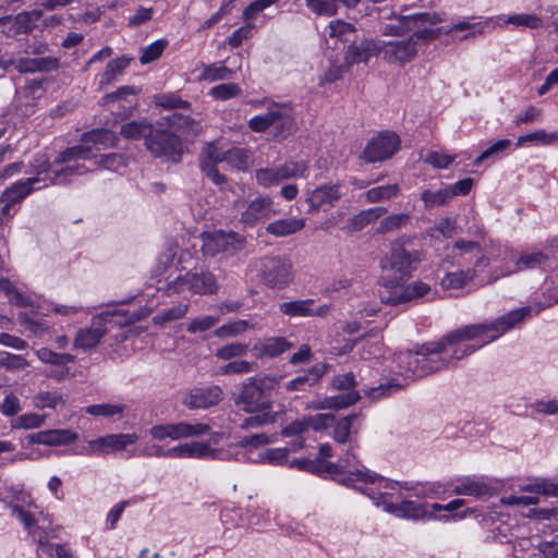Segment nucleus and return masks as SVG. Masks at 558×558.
<instances>
[{"instance_id":"obj_9","label":"nucleus","mask_w":558,"mask_h":558,"mask_svg":"<svg viewBox=\"0 0 558 558\" xmlns=\"http://www.w3.org/2000/svg\"><path fill=\"white\" fill-rule=\"evenodd\" d=\"M343 196L341 183H328L305 192V203L308 205L307 214L332 208Z\"/></svg>"},{"instance_id":"obj_47","label":"nucleus","mask_w":558,"mask_h":558,"mask_svg":"<svg viewBox=\"0 0 558 558\" xmlns=\"http://www.w3.org/2000/svg\"><path fill=\"white\" fill-rule=\"evenodd\" d=\"M36 355L43 363L56 366H65L75 360V356L70 353H57L48 348L37 350Z\"/></svg>"},{"instance_id":"obj_19","label":"nucleus","mask_w":558,"mask_h":558,"mask_svg":"<svg viewBox=\"0 0 558 558\" xmlns=\"http://www.w3.org/2000/svg\"><path fill=\"white\" fill-rule=\"evenodd\" d=\"M78 435L71 429H47L28 435L27 439L31 444H39L46 446H65L74 442Z\"/></svg>"},{"instance_id":"obj_21","label":"nucleus","mask_w":558,"mask_h":558,"mask_svg":"<svg viewBox=\"0 0 558 558\" xmlns=\"http://www.w3.org/2000/svg\"><path fill=\"white\" fill-rule=\"evenodd\" d=\"M43 16V11H23L11 16V22L8 23L7 28L3 31L7 36L14 37L22 34H28L36 27V22Z\"/></svg>"},{"instance_id":"obj_7","label":"nucleus","mask_w":558,"mask_h":558,"mask_svg":"<svg viewBox=\"0 0 558 558\" xmlns=\"http://www.w3.org/2000/svg\"><path fill=\"white\" fill-rule=\"evenodd\" d=\"M245 239L235 232L215 231L203 236L202 251L205 256L223 254L232 256L244 247Z\"/></svg>"},{"instance_id":"obj_16","label":"nucleus","mask_w":558,"mask_h":558,"mask_svg":"<svg viewBox=\"0 0 558 558\" xmlns=\"http://www.w3.org/2000/svg\"><path fill=\"white\" fill-rule=\"evenodd\" d=\"M225 161V151L220 150L215 144L210 143L204 149V158L201 161V169L205 175L216 185L227 182L226 175L217 169V163Z\"/></svg>"},{"instance_id":"obj_29","label":"nucleus","mask_w":558,"mask_h":558,"mask_svg":"<svg viewBox=\"0 0 558 558\" xmlns=\"http://www.w3.org/2000/svg\"><path fill=\"white\" fill-rule=\"evenodd\" d=\"M132 60V57L121 56L109 61L104 73L101 74L99 87L104 88L105 86L114 83L118 77L123 74L124 70L130 65Z\"/></svg>"},{"instance_id":"obj_38","label":"nucleus","mask_w":558,"mask_h":558,"mask_svg":"<svg viewBox=\"0 0 558 558\" xmlns=\"http://www.w3.org/2000/svg\"><path fill=\"white\" fill-rule=\"evenodd\" d=\"M82 142L87 145H101L104 147L114 146L117 137L112 131L106 129H97L86 132L82 136Z\"/></svg>"},{"instance_id":"obj_28","label":"nucleus","mask_w":558,"mask_h":558,"mask_svg":"<svg viewBox=\"0 0 558 558\" xmlns=\"http://www.w3.org/2000/svg\"><path fill=\"white\" fill-rule=\"evenodd\" d=\"M304 227V218H284L268 223L266 232L276 238H283L298 233L303 230Z\"/></svg>"},{"instance_id":"obj_27","label":"nucleus","mask_w":558,"mask_h":558,"mask_svg":"<svg viewBox=\"0 0 558 558\" xmlns=\"http://www.w3.org/2000/svg\"><path fill=\"white\" fill-rule=\"evenodd\" d=\"M360 393L355 390L341 391L338 395L325 397L324 399L315 401L313 403V408L316 410H339L355 404L360 400Z\"/></svg>"},{"instance_id":"obj_14","label":"nucleus","mask_w":558,"mask_h":558,"mask_svg":"<svg viewBox=\"0 0 558 558\" xmlns=\"http://www.w3.org/2000/svg\"><path fill=\"white\" fill-rule=\"evenodd\" d=\"M223 397V390L217 385L194 387L186 393L182 403L189 409H208L221 402Z\"/></svg>"},{"instance_id":"obj_39","label":"nucleus","mask_w":558,"mask_h":558,"mask_svg":"<svg viewBox=\"0 0 558 558\" xmlns=\"http://www.w3.org/2000/svg\"><path fill=\"white\" fill-rule=\"evenodd\" d=\"M59 61L56 58H34L21 61L19 69L21 72H48L57 69Z\"/></svg>"},{"instance_id":"obj_2","label":"nucleus","mask_w":558,"mask_h":558,"mask_svg":"<svg viewBox=\"0 0 558 558\" xmlns=\"http://www.w3.org/2000/svg\"><path fill=\"white\" fill-rule=\"evenodd\" d=\"M281 376L250 377L241 386L235 403L247 413L264 412L271 408L269 392L280 383Z\"/></svg>"},{"instance_id":"obj_34","label":"nucleus","mask_w":558,"mask_h":558,"mask_svg":"<svg viewBox=\"0 0 558 558\" xmlns=\"http://www.w3.org/2000/svg\"><path fill=\"white\" fill-rule=\"evenodd\" d=\"M93 157V149L90 145H87L86 143L81 145H75L72 147L66 148L65 150L61 151L58 157L54 159L53 163L60 165V163H70L72 161L76 160H87Z\"/></svg>"},{"instance_id":"obj_33","label":"nucleus","mask_w":558,"mask_h":558,"mask_svg":"<svg viewBox=\"0 0 558 558\" xmlns=\"http://www.w3.org/2000/svg\"><path fill=\"white\" fill-rule=\"evenodd\" d=\"M154 125L145 120L143 121H131L124 123L120 129V134L132 141L144 140V144L146 145V140L151 134Z\"/></svg>"},{"instance_id":"obj_62","label":"nucleus","mask_w":558,"mask_h":558,"mask_svg":"<svg viewBox=\"0 0 558 558\" xmlns=\"http://www.w3.org/2000/svg\"><path fill=\"white\" fill-rule=\"evenodd\" d=\"M28 365L29 363L23 355L0 351V367L4 368L5 371H22Z\"/></svg>"},{"instance_id":"obj_18","label":"nucleus","mask_w":558,"mask_h":558,"mask_svg":"<svg viewBox=\"0 0 558 558\" xmlns=\"http://www.w3.org/2000/svg\"><path fill=\"white\" fill-rule=\"evenodd\" d=\"M11 510L12 514H14L22 522L24 527L32 536H38V549L49 556H52L53 545L38 534V531L40 530L38 525L39 519H36L31 512L26 511L22 506L19 505L11 506Z\"/></svg>"},{"instance_id":"obj_35","label":"nucleus","mask_w":558,"mask_h":558,"mask_svg":"<svg viewBox=\"0 0 558 558\" xmlns=\"http://www.w3.org/2000/svg\"><path fill=\"white\" fill-rule=\"evenodd\" d=\"M475 276L476 271L473 268L449 272L441 279V287L446 290L460 289L471 282Z\"/></svg>"},{"instance_id":"obj_11","label":"nucleus","mask_w":558,"mask_h":558,"mask_svg":"<svg viewBox=\"0 0 558 558\" xmlns=\"http://www.w3.org/2000/svg\"><path fill=\"white\" fill-rule=\"evenodd\" d=\"M209 430V425L204 423L179 422L174 424L155 425L149 429V434L156 440H163L166 438L178 440L205 435Z\"/></svg>"},{"instance_id":"obj_6","label":"nucleus","mask_w":558,"mask_h":558,"mask_svg":"<svg viewBox=\"0 0 558 558\" xmlns=\"http://www.w3.org/2000/svg\"><path fill=\"white\" fill-rule=\"evenodd\" d=\"M260 280L270 289H283L293 280L292 264L279 256L265 257L259 266Z\"/></svg>"},{"instance_id":"obj_25","label":"nucleus","mask_w":558,"mask_h":558,"mask_svg":"<svg viewBox=\"0 0 558 558\" xmlns=\"http://www.w3.org/2000/svg\"><path fill=\"white\" fill-rule=\"evenodd\" d=\"M187 283H190V292L193 294H215L219 290L216 276L208 270L189 271Z\"/></svg>"},{"instance_id":"obj_53","label":"nucleus","mask_w":558,"mask_h":558,"mask_svg":"<svg viewBox=\"0 0 558 558\" xmlns=\"http://www.w3.org/2000/svg\"><path fill=\"white\" fill-rule=\"evenodd\" d=\"M505 23L511 24L515 27H525L531 29H537L543 26L542 17L536 14L527 13L511 14L506 19Z\"/></svg>"},{"instance_id":"obj_26","label":"nucleus","mask_w":558,"mask_h":558,"mask_svg":"<svg viewBox=\"0 0 558 558\" xmlns=\"http://www.w3.org/2000/svg\"><path fill=\"white\" fill-rule=\"evenodd\" d=\"M40 190H43V186H39L38 178L22 179L7 187L3 191L0 201L19 204L32 193Z\"/></svg>"},{"instance_id":"obj_17","label":"nucleus","mask_w":558,"mask_h":558,"mask_svg":"<svg viewBox=\"0 0 558 558\" xmlns=\"http://www.w3.org/2000/svg\"><path fill=\"white\" fill-rule=\"evenodd\" d=\"M390 509L397 517L411 520H434L437 515L430 505L414 500H403L399 505H391Z\"/></svg>"},{"instance_id":"obj_24","label":"nucleus","mask_w":558,"mask_h":558,"mask_svg":"<svg viewBox=\"0 0 558 558\" xmlns=\"http://www.w3.org/2000/svg\"><path fill=\"white\" fill-rule=\"evenodd\" d=\"M429 291V286L424 282H414L408 287H402V283L388 291V296H381L383 301L390 304H400L411 301L416 298H422Z\"/></svg>"},{"instance_id":"obj_8","label":"nucleus","mask_w":558,"mask_h":558,"mask_svg":"<svg viewBox=\"0 0 558 558\" xmlns=\"http://www.w3.org/2000/svg\"><path fill=\"white\" fill-rule=\"evenodd\" d=\"M378 54L389 64L403 66L411 62L417 54L418 47L414 38L395 40H378Z\"/></svg>"},{"instance_id":"obj_42","label":"nucleus","mask_w":558,"mask_h":558,"mask_svg":"<svg viewBox=\"0 0 558 558\" xmlns=\"http://www.w3.org/2000/svg\"><path fill=\"white\" fill-rule=\"evenodd\" d=\"M279 107V105L275 104L268 108L267 112L251 118L248 121L250 129L254 132H264L272 126L278 117Z\"/></svg>"},{"instance_id":"obj_23","label":"nucleus","mask_w":558,"mask_h":558,"mask_svg":"<svg viewBox=\"0 0 558 558\" xmlns=\"http://www.w3.org/2000/svg\"><path fill=\"white\" fill-rule=\"evenodd\" d=\"M271 213L272 199L269 196H259L250 202L241 215V221L252 227L259 220L268 219Z\"/></svg>"},{"instance_id":"obj_46","label":"nucleus","mask_w":558,"mask_h":558,"mask_svg":"<svg viewBox=\"0 0 558 558\" xmlns=\"http://www.w3.org/2000/svg\"><path fill=\"white\" fill-rule=\"evenodd\" d=\"M360 418V414L352 413L340 418L333 428V439L339 444H344L349 440L352 427L355 421Z\"/></svg>"},{"instance_id":"obj_59","label":"nucleus","mask_w":558,"mask_h":558,"mask_svg":"<svg viewBox=\"0 0 558 558\" xmlns=\"http://www.w3.org/2000/svg\"><path fill=\"white\" fill-rule=\"evenodd\" d=\"M168 47L167 39H158L147 47L142 49L140 62L142 64H148L160 58L165 49Z\"/></svg>"},{"instance_id":"obj_58","label":"nucleus","mask_w":558,"mask_h":558,"mask_svg":"<svg viewBox=\"0 0 558 558\" xmlns=\"http://www.w3.org/2000/svg\"><path fill=\"white\" fill-rule=\"evenodd\" d=\"M254 325L248 320L239 319L221 327L217 328L215 333L219 338L233 337L245 332L248 329H253Z\"/></svg>"},{"instance_id":"obj_45","label":"nucleus","mask_w":558,"mask_h":558,"mask_svg":"<svg viewBox=\"0 0 558 558\" xmlns=\"http://www.w3.org/2000/svg\"><path fill=\"white\" fill-rule=\"evenodd\" d=\"M257 363L245 360L231 361L217 369V374L226 375H244L256 371Z\"/></svg>"},{"instance_id":"obj_57","label":"nucleus","mask_w":558,"mask_h":558,"mask_svg":"<svg viewBox=\"0 0 558 558\" xmlns=\"http://www.w3.org/2000/svg\"><path fill=\"white\" fill-rule=\"evenodd\" d=\"M488 489H489L488 485H486L484 483L466 480V481L461 482L460 484L456 485L452 492L456 495H466V496L480 497V496L487 494Z\"/></svg>"},{"instance_id":"obj_10","label":"nucleus","mask_w":558,"mask_h":558,"mask_svg":"<svg viewBox=\"0 0 558 558\" xmlns=\"http://www.w3.org/2000/svg\"><path fill=\"white\" fill-rule=\"evenodd\" d=\"M399 147L400 138L396 133L381 132L367 143L363 158L366 162L384 161L392 157Z\"/></svg>"},{"instance_id":"obj_32","label":"nucleus","mask_w":558,"mask_h":558,"mask_svg":"<svg viewBox=\"0 0 558 558\" xmlns=\"http://www.w3.org/2000/svg\"><path fill=\"white\" fill-rule=\"evenodd\" d=\"M400 185L398 183L377 185L368 189L363 197L367 203H380L390 201L400 194Z\"/></svg>"},{"instance_id":"obj_49","label":"nucleus","mask_w":558,"mask_h":558,"mask_svg":"<svg viewBox=\"0 0 558 558\" xmlns=\"http://www.w3.org/2000/svg\"><path fill=\"white\" fill-rule=\"evenodd\" d=\"M186 459H215L217 450L207 442H185Z\"/></svg>"},{"instance_id":"obj_22","label":"nucleus","mask_w":558,"mask_h":558,"mask_svg":"<svg viewBox=\"0 0 558 558\" xmlns=\"http://www.w3.org/2000/svg\"><path fill=\"white\" fill-rule=\"evenodd\" d=\"M107 329L101 317H96L92 324L83 329H80L74 340V347L80 349H90L97 345L101 338L106 335Z\"/></svg>"},{"instance_id":"obj_4","label":"nucleus","mask_w":558,"mask_h":558,"mask_svg":"<svg viewBox=\"0 0 558 558\" xmlns=\"http://www.w3.org/2000/svg\"><path fill=\"white\" fill-rule=\"evenodd\" d=\"M360 461L352 451V449L348 450L345 457L340 459L337 463H326V471L329 473H348V475L342 480V483L345 485L355 484V483H371L374 484L376 482H381L384 478L376 473H372L368 470H362L359 468ZM355 488L360 489L363 494L368 495L371 498H375L368 492V488H364L362 486L354 485Z\"/></svg>"},{"instance_id":"obj_37","label":"nucleus","mask_w":558,"mask_h":558,"mask_svg":"<svg viewBox=\"0 0 558 558\" xmlns=\"http://www.w3.org/2000/svg\"><path fill=\"white\" fill-rule=\"evenodd\" d=\"M387 211L388 209L381 206L361 210L351 218L350 225L354 230H362L367 225L384 216Z\"/></svg>"},{"instance_id":"obj_30","label":"nucleus","mask_w":558,"mask_h":558,"mask_svg":"<svg viewBox=\"0 0 558 558\" xmlns=\"http://www.w3.org/2000/svg\"><path fill=\"white\" fill-rule=\"evenodd\" d=\"M165 119L170 128L181 130L186 135H197L202 131L201 121L186 114L173 112Z\"/></svg>"},{"instance_id":"obj_12","label":"nucleus","mask_w":558,"mask_h":558,"mask_svg":"<svg viewBox=\"0 0 558 558\" xmlns=\"http://www.w3.org/2000/svg\"><path fill=\"white\" fill-rule=\"evenodd\" d=\"M441 22L437 13L422 12L410 15H402L392 19L383 28V34L388 36H398L405 32L413 31L416 26L425 23L437 24Z\"/></svg>"},{"instance_id":"obj_36","label":"nucleus","mask_w":558,"mask_h":558,"mask_svg":"<svg viewBox=\"0 0 558 558\" xmlns=\"http://www.w3.org/2000/svg\"><path fill=\"white\" fill-rule=\"evenodd\" d=\"M276 122L272 124L275 128L274 136L278 140H283L288 137L294 128V121L291 117L289 109L287 107L280 106L277 113Z\"/></svg>"},{"instance_id":"obj_54","label":"nucleus","mask_w":558,"mask_h":558,"mask_svg":"<svg viewBox=\"0 0 558 558\" xmlns=\"http://www.w3.org/2000/svg\"><path fill=\"white\" fill-rule=\"evenodd\" d=\"M401 388L402 384L396 379H391L388 383L380 384L376 387H364L362 391L368 398L378 399L390 396L399 391Z\"/></svg>"},{"instance_id":"obj_60","label":"nucleus","mask_w":558,"mask_h":558,"mask_svg":"<svg viewBox=\"0 0 558 558\" xmlns=\"http://www.w3.org/2000/svg\"><path fill=\"white\" fill-rule=\"evenodd\" d=\"M549 256L543 252H532L521 255L517 262L515 265L519 270L522 269H534L538 266L544 265L546 262H548Z\"/></svg>"},{"instance_id":"obj_1","label":"nucleus","mask_w":558,"mask_h":558,"mask_svg":"<svg viewBox=\"0 0 558 558\" xmlns=\"http://www.w3.org/2000/svg\"><path fill=\"white\" fill-rule=\"evenodd\" d=\"M530 313V307H521L510 311L488 324L462 326L450 331L439 341L422 345L415 352L400 353L398 355L399 366L415 377H424L439 372L496 340L520 324Z\"/></svg>"},{"instance_id":"obj_63","label":"nucleus","mask_w":558,"mask_h":558,"mask_svg":"<svg viewBox=\"0 0 558 558\" xmlns=\"http://www.w3.org/2000/svg\"><path fill=\"white\" fill-rule=\"evenodd\" d=\"M289 448H270L265 449L258 453L262 462H267L271 465H282L288 462Z\"/></svg>"},{"instance_id":"obj_5","label":"nucleus","mask_w":558,"mask_h":558,"mask_svg":"<svg viewBox=\"0 0 558 558\" xmlns=\"http://www.w3.org/2000/svg\"><path fill=\"white\" fill-rule=\"evenodd\" d=\"M146 148L155 157L179 162L182 155V142L173 132L154 125L151 134L146 140Z\"/></svg>"},{"instance_id":"obj_64","label":"nucleus","mask_w":558,"mask_h":558,"mask_svg":"<svg viewBox=\"0 0 558 558\" xmlns=\"http://www.w3.org/2000/svg\"><path fill=\"white\" fill-rule=\"evenodd\" d=\"M247 344L241 342H232L222 345L216 351V356L223 361H229L235 357L243 356L247 352Z\"/></svg>"},{"instance_id":"obj_51","label":"nucleus","mask_w":558,"mask_h":558,"mask_svg":"<svg viewBox=\"0 0 558 558\" xmlns=\"http://www.w3.org/2000/svg\"><path fill=\"white\" fill-rule=\"evenodd\" d=\"M355 35V28L351 23L336 20L329 24V36L338 38L340 41L350 43Z\"/></svg>"},{"instance_id":"obj_3","label":"nucleus","mask_w":558,"mask_h":558,"mask_svg":"<svg viewBox=\"0 0 558 558\" xmlns=\"http://www.w3.org/2000/svg\"><path fill=\"white\" fill-rule=\"evenodd\" d=\"M420 260L421 253L418 251H408L402 241L393 242L390 255L383 260V268L387 272H391L384 277L386 288L390 290L403 283Z\"/></svg>"},{"instance_id":"obj_50","label":"nucleus","mask_w":558,"mask_h":558,"mask_svg":"<svg viewBox=\"0 0 558 558\" xmlns=\"http://www.w3.org/2000/svg\"><path fill=\"white\" fill-rule=\"evenodd\" d=\"M51 166L52 165L46 155L35 158L31 163L32 173L34 174L32 178H38L39 186H43V189L52 185L50 183V178L48 179L47 177H43L50 172Z\"/></svg>"},{"instance_id":"obj_40","label":"nucleus","mask_w":558,"mask_h":558,"mask_svg":"<svg viewBox=\"0 0 558 558\" xmlns=\"http://www.w3.org/2000/svg\"><path fill=\"white\" fill-rule=\"evenodd\" d=\"M278 171L279 181H284L292 178H306L308 167L305 162L286 161L282 165L276 166Z\"/></svg>"},{"instance_id":"obj_44","label":"nucleus","mask_w":558,"mask_h":558,"mask_svg":"<svg viewBox=\"0 0 558 558\" xmlns=\"http://www.w3.org/2000/svg\"><path fill=\"white\" fill-rule=\"evenodd\" d=\"M232 73V70L226 66L223 63H211L203 66L199 80L210 83L216 81H225L230 78Z\"/></svg>"},{"instance_id":"obj_41","label":"nucleus","mask_w":558,"mask_h":558,"mask_svg":"<svg viewBox=\"0 0 558 558\" xmlns=\"http://www.w3.org/2000/svg\"><path fill=\"white\" fill-rule=\"evenodd\" d=\"M126 410V405L122 403H101V404H92L85 408V412L87 414L94 416H104V417H122Z\"/></svg>"},{"instance_id":"obj_13","label":"nucleus","mask_w":558,"mask_h":558,"mask_svg":"<svg viewBox=\"0 0 558 558\" xmlns=\"http://www.w3.org/2000/svg\"><path fill=\"white\" fill-rule=\"evenodd\" d=\"M314 299H298L279 304V311L282 315L290 318L294 317H325L330 311V305L323 304L315 306Z\"/></svg>"},{"instance_id":"obj_56","label":"nucleus","mask_w":558,"mask_h":558,"mask_svg":"<svg viewBox=\"0 0 558 558\" xmlns=\"http://www.w3.org/2000/svg\"><path fill=\"white\" fill-rule=\"evenodd\" d=\"M128 163L129 158L125 155L117 153L101 155L96 161V165L99 168L111 171H119L120 169L125 168Z\"/></svg>"},{"instance_id":"obj_61","label":"nucleus","mask_w":558,"mask_h":558,"mask_svg":"<svg viewBox=\"0 0 558 558\" xmlns=\"http://www.w3.org/2000/svg\"><path fill=\"white\" fill-rule=\"evenodd\" d=\"M558 141V133H547L544 130H538L533 133L521 135L518 137L517 146H521L529 142H536L542 145H550Z\"/></svg>"},{"instance_id":"obj_31","label":"nucleus","mask_w":558,"mask_h":558,"mask_svg":"<svg viewBox=\"0 0 558 558\" xmlns=\"http://www.w3.org/2000/svg\"><path fill=\"white\" fill-rule=\"evenodd\" d=\"M323 376V371L318 366L311 367L306 373L291 379L286 385L288 391L304 392L316 385Z\"/></svg>"},{"instance_id":"obj_55","label":"nucleus","mask_w":558,"mask_h":558,"mask_svg":"<svg viewBox=\"0 0 558 558\" xmlns=\"http://www.w3.org/2000/svg\"><path fill=\"white\" fill-rule=\"evenodd\" d=\"M138 438V435L135 433L107 435L108 453L110 451L124 450L128 446L134 445Z\"/></svg>"},{"instance_id":"obj_52","label":"nucleus","mask_w":558,"mask_h":558,"mask_svg":"<svg viewBox=\"0 0 558 558\" xmlns=\"http://www.w3.org/2000/svg\"><path fill=\"white\" fill-rule=\"evenodd\" d=\"M189 307L190 305L187 303H179L178 305L163 310L154 316V324L162 326L167 323L180 319L185 316Z\"/></svg>"},{"instance_id":"obj_43","label":"nucleus","mask_w":558,"mask_h":558,"mask_svg":"<svg viewBox=\"0 0 558 558\" xmlns=\"http://www.w3.org/2000/svg\"><path fill=\"white\" fill-rule=\"evenodd\" d=\"M410 221V215L405 213L392 214L385 217L378 225L376 233L386 234L403 228Z\"/></svg>"},{"instance_id":"obj_15","label":"nucleus","mask_w":558,"mask_h":558,"mask_svg":"<svg viewBox=\"0 0 558 558\" xmlns=\"http://www.w3.org/2000/svg\"><path fill=\"white\" fill-rule=\"evenodd\" d=\"M378 54V44L373 39L352 40L348 46L344 56V65L350 68L359 63H367V61Z\"/></svg>"},{"instance_id":"obj_48","label":"nucleus","mask_w":558,"mask_h":558,"mask_svg":"<svg viewBox=\"0 0 558 558\" xmlns=\"http://www.w3.org/2000/svg\"><path fill=\"white\" fill-rule=\"evenodd\" d=\"M421 199L424 203L426 209L434 208L436 206H444L449 203L450 194L447 186L437 191L424 190L421 193Z\"/></svg>"},{"instance_id":"obj_20","label":"nucleus","mask_w":558,"mask_h":558,"mask_svg":"<svg viewBox=\"0 0 558 558\" xmlns=\"http://www.w3.org/2000/svg\"><path fill=\"white\" fill-rule=\"evenodd\" d=\"M292 348H294V343L284 337H269L256 342L253 352L257 359H275Z\"/></svg>"}]
</instances>
